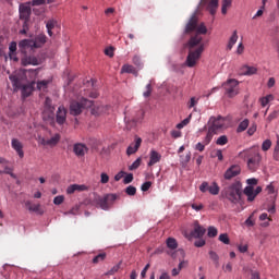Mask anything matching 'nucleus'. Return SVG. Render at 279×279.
<instances>
[{"label":"nucleus","instance_id":"f257e3e1","mask_svg":"<svg viewBox=\"0 0 279 279\" xmlns=\"http://www.w3.org/2000/svg\"><path fill=\"white\" fill-rule=\"evenodd\" d=\"M197 14H193L185 26V34L196 32L187 43L190 51L186 58V65L190 66V69H193V66L197 64V60L202 58V53H204V38L202 37V34L208 33L206 25L201 24L197 26Z\"/></svg>","mask_w":279,"mask_h":279},{"label":"nucleus","instance_id":"f03ea898","mask_svg":"<svg viewBox=\"0 0 279 279\" xmlns=\"http://www.w3.org/2000/svg\"><path fill=\"white\" fill-rule=\"evenodd\" d=\"M9 80L12 83L14 90L22 89L23 99H27V97H29L35 90L36 81H33L26 85H23V83L21 82V76L16 75V74H11L9 76Z\"/></svg>","mask_w":279,"mask_h":279},{"label":"nucleus","instance_id":"7ed1b4c3","mask_svg":"<svg viewBox=\"0 0 279 279\" xmlns=\"http://www.w3.org/2000/svg\"><path fill=\"white\" fill-rule=\"evenodd\" d=\"M93 202L97 208H101V210H110L112 204L117 202V194H106L105 196L95 194Z\"/></svg>","mask_w":279,"mask_h":279},{"label":"nucleus","instance_id":"20e7f679","mask_svg":"<svg viewBox=\"0 0 279 279\" xmlns=\"http://www.w3.org/2000/svg\"><path fill=\"white\" fill-rule=\"evenodd\" d=\"M94 102L86 98H82L80 101L72 100L70 104V114L73 117L80 116L81 112L84 111L86 108H93Z\"/></svg>","mask_w":279,"mask_h":279},{"label":"nucleus","instance_id":"39448f33","mask_svg":"<svg viewBox=\"0 0 279 279\" xmlns=\"http://www.w3.org/2000/svg\"><path fill=\"white\" fill-rule=\"evenodd\" d=\"M241 182H235L231 184L226 191H225V197L229 199V202H232V204H239L241 201Z\"/></svg>","mask_w":279,"mask_h":279},{"label":"nucleus","instance_id":"423d86ee","mask_svg":"<svg viewBox=\"0 0 279 279\" xmlns=\"http://www.w3.org/2000/svg\"><path fill=\"white\" fill-rule=\"evenodd\" d=\"M240 158H248L247 167L250 171H256L258 169V165H260V154L252 153L251 150H244L240 153Z\"/></svg>","mask_w":279,"mask_h":279},{"label":"nucleus","instance_id":"0eeeda50","mask_svg":"<svg viewBox=\"0 0 279 279\" xmlns=\"http://www.w3.org/2000/svg\"><path fill=\"white\" fill-rule=\"evenodd\" d=\"M223 88L228 97H236L239 94V81L230 78L223 84Z\"/></svg>","mask_w":279,"mask_h":279},{"label":"nucleus","instance_id":"6e6552de","mask_svg":"<svg viewBox=\"0 0 279 279\" xmlns=\"http://www.w3.org/2000/svg\"><path fill=\"white\" fill-rule=\"evenodd\" d=\"M53 112H56V107H53L51 98L46 97L43 112L44 121H53Z\"/></svg>","mask_w":279,"mask_h":279},{"label":"nucleus","instance_id":"1a4fd4ad","mask_svg":"<svg viewBox=\"0 0 279 279\" xmlns=\"http://www.w3.org/2000/svg\"><path fill=\"white\" fill-rule=\"evenodd\" d=\"M208 129L213 132L217 133V130L223 129V125H226V118L218 116V117H210L208 121Z\"/></svg>","mask_w":279,"mask_h":279},{"label":"nucleus","instance_id":"9d476101","mask_svg":"<svg viewBox=\"0 0 279 279\" xmlns=\"http://www.w3.org/2000/svg\"><path fill=\"white\" fill-rule=\"evenodd\" d=\"M199 191L201 193H210V195H219V185L217 184V182H213L211 185L208 184V182L204 181L201 185H199Z\"/></svg>","mask_w":279,"mask_h":279},{"label":"nucleus","instance_id":"9b49d317","mask_svg":"<svg viewBox=\"0 0 279 279\" xmlns=\"http://www.w3.org/2000/svg\"><path fill=\"white\" fill-rule=\"evenodd\" d=\"M201 5H207L208 12L211 16H215L217 14V8H219V0H201Z\"/></svg>","mask_w":279,"mask_h":279},{"label":"nucleus","instance_id":"f8f14e48","mask_svg":"<svg viewBox=\"0 0 279 279\" xmlns=\"http://www.w3.org/2000/svg\"><path fill=\"white\" fill-rule=\"evenodd\" d=\"M56 122L58 125H64L66 123V108L60 106L57 110Z\"/></svg>","mask_w":279,"mask_h":279},{"label":"nucleus","instance_id":"ddd939ff","mask_svg":"<svg viewBox=\"0 0 279 279\" xmlns=\"http://www.w3.org/2000/svg\"><path fill=\"white\" fill-rule=\"evenodd\" d=\"M241 173V166L233 165L225 172V180H232V178H236Z\"/></svg>","mask_w":279,"mask_h":279},{"label":"nucleus","instance_id":"4468645a","mask_svg":"<svg viewBox=\"0 0 279 279\" xmlns=\"http://www.w3.org/2000/svg\"><path fill=\"white\" fill-rule=\"evenodd\" d=\"M32 16V7L26 4H20V19L27 23Z\"/></svg>","mask_w":279,"mask_h":279},{"label":"nucleus","instance_id":"2eb2a0df","mask_svg":"<svg viewBox=\"0 0 279 279\" xmlns=\"http://www.w3.org/2000/svg\"><path fill=\"white\" fill-rule=\"evenodd\" d=\"M206 234V229L199 225L198 221L194 222V229L191 231L193 239H202Z\"/></svg>","mask_w":279,"mask_h":279},{"label":"nucleus","instance_id":"dca6fc26","mask_svg":"<svg viewBox=\"0 0 279 279\" xmlns=\"http://www.w3.org/2000/svg\"><path fill=\"white\" fill-rule=\"evenodd\" d=\"M73 151L78 158H84V156H86V154L88 153V147H86L85 144L77 143L74 144Z\"/></svg>","mask_w":279,"mask_h":279},{"label":"nucleus","instance_id":"f3484780","mask_svg":"<svg viewBox=\"0 0 279 279\" xmlns=\"http://www.w3.org/2000/svg\"><path fill=\"white\" fill-rule=\"evenodd\" d=\"M162 160V155L158 153L157 150L151 149L149 153V161H148V167H154V165H158Z\"/></svg>","mask_w":279,"mask_h":279},{"label":"nucleus","instance_id":"a211bd4d","mask_svg":"<svg viewBox=\"0 0 279 279\" xmlns=\"http://www.w3.org/2000/svg\"><path fill=\"white\" fill-rule=\"evenodd\" d=\"M143 143V140L141 137H135V143H132L128 149L126 154L129 156H132L133 154H136L138 149L141 148V144Z\"/></svg>","mask_w":279,"mask_h":279},{"label":"nucleus","instance_id":"6ab92c4d","mask_svg":"<svg viewBox=\"0 0 279 279\" xmlns=\"http://www.w3.org/2000/svg\"><path fill=\"white\" fill-rule=\"evenodd\" d=\"M11 147L16 151L20 158H24L25 153L23 151V143H21V141L13 138L11 141Z\"/></svg>","mask_w":279,"mask_h":279},{"label":"nucleus","instance_id":"aec40b11","mask_svg":"<svg viewBox=\"0 0 279 279\" xmlns=\"http://www.w3.org/2000/svg\"><path fill=\"white\" fill-rule=\"evenodd\" d=\"M76 191L78 193H82L83 191H88V186H86L85 184H72L66 189L68 195H73V193H75Z\"/></svg>","mask_w":279,"mask_h":279},{"label":"nucleus","instance_id":"412c9836","mask_svg":"<svg viewBox=\"0 0 279 279\" xmlns=\"http://www.w3.org/2000/svg\"><path fill=\"white\" fill-rule=\"evenodd\" d=\"M34 43V49H40L47 43V35L45 34H39L33 39Z\"/></svg>","mask_w":279,"mask_h":279},{"label":"nucleus","instance_id":"4be33fe9","mask_svg":"<svg viewBox=\"0 0 279 279\" xmlns=\"http://www.w3.org/2000/svg\"><path fill=\"white\" fill-rule=\"evenodd\" d=\"M26 208L31 211V213H37V215H44L45 211L40 209V204H32L31 201H27L25 203Z\"/></svg>","mask_w":279,"mask_h":279},{"label":"nucleus","instance_id":"5701e85b","mask_svg":"<svg viewBox=\"0 0 279 279\" xmlns=\"http://www.w3.org/2000/svg\"><path fill=\"white\" fill-rule=\"evenodd\" d=\"M34 39H23L19 43V48L24 51L25 49H34Z\"/></svg>","mask_w":279,"mask_h":279},{"label":"nucleus","instance_id":"b1692460","mask_svg":"<svg viewBox=\"0 0 279 279\" xmlns=\"http://www.w3.org/2000/svg\"><path fill=\"white\" fill-rule=\"evenodd\" d=\"M244 195L247 197V202H254L256 199V194L254 192V186L248 185L244 189Z\"/></svg>","mask_w":279,"mask_h":279},{"label":"nucleus","instance_id":"393cba45","mask_svg":"<svg viewBox=\"0 0 279 279\" xmlns=\"http://www.w3.org/2000/svg\"><path fill=\"white\" fill-rule=\"evenodd\" d=\"M257 71L255 66L244 65L241 69V75H256Z\"/></svg>","mask_w":279,"mask_h":279},{"label":"nucleus","instance_id":"a878e982","mask_svg":"<svg viewBox=\"0 0 279 279\" xmlns=\"http://www.w3.org/2000/svg\"><path fill=\"white\" fill-rule=\"evenodd\" d=\"M236 40H239V35H238L236 31H234L229 39L228 45H227L228 51H232V47H234V45H236Z\"/></svg>","mask_w":279,"mask_h":279},{"label":"nucleus","instance_id":"bb28decb","mask_svg":"<svg viewBox=\"0 0 279 279\" xmlns=\"http://www.w3.org/2000/svg\"><path fill=\"white\" fill-rule=\"evenodd\" d=\"M166 245H167L168 250L173 252L178 247V240H175L174 238H168L166 240Z\"/></svg>","mask_w":279,"mask_h":279},{"label":"nucleus","instance_id":"cd10ccee","mask_svg":"<svg viewBox=\"0 0 279 279\" xmlns=\"http://www.w3.org/2000/svg\"><path fill=\"white\" fill-rule=\"evenodd\" d=\"M49 84H51V80H43L37 82V90H47L49 88Z\"/></svg>","mask_w":279,"mask_h":279},{"label":"nucleus","instance_id":"c85d7f7f","mask_svg":"<svg viewBox=\"0 0 279 279\" xmlns=\"http://www.w3.org/2000/svg\"><path fill=\"white\" fill-rule=\"evenodd\" d=\"M57 26H58V22L54 21V20H49V21L46 23L48 36H53L52 29H54V27H57Z\"/></svg>","mask_w":279,"mask_h":279},{"label":"nucleus","instance_id":"c756f323","mask_svg":"<svg viewBox=\"0 0 279 279\" xmlns=\"http://www.w3.org/2000/svg\"><path fill=\"white\" fill-rule=\"evenodd\" d=\"M24 66H27V64H33V66H38V59L36 57H27L22 60Z\"/></svg>","mask_w":279,"mask_h":279},{"label":"nucleus","instance_id":"7c9ffc66","mask_svg":"<svg viewBox=\"0 0 279 279\" xmlns=\"http://www.w3.org/2000/svg\"><path fill=\"white\" fill-rule=\"evenodd\" d=\"M247 128H250V120L248 119H244L242 122H240V124L238 125L236 132L241 133V132H245V130H247Z\"/></svg>","mask_w":279,"mask_h":279},{"label":"nucleus","instance_id":"2f4dec72","mask_svg":"<svg viewBox=\"0 0 279 279\" xmlns=\"http://www.w3.org/2000/svg\"><path fill=\"white\" fill-rule=\"evenodd\" d=\"M215 134L217 133L213 131V129H208L207 135L203 141L204 145H210V142L213 141V136H215Z\"/></svg>","mask_w":279,"mask_h":279},{"label":"nucleus","instance_id":"473e14b6","mask_svg":"<svg viewBox=\"0 0 279 279\" xmlns=\"http://www.w3.org/2000/svg\"><path fill=\"white\" fill-rule=\"evenodd\" d=\"M191 119H193V114L191 113L187 118L177 124L178 130H182V128H186L191 123Z\"/></svg>","mask_w":279,"mask_h":279},{"label":"nucleus","instance_id":"72a5a7b5","mask_svg":"<svg viewBox=\"0 0 279 279\" xmlns=\"http://www.w3.org/2000/svg\"><path fill=\"white\" fill-rule=\"evenodd\" d=\"M272 158L276 162H279V136H277V142L274 148Z\"/></svg>","mask_w":279,"mask_h":279},{"label":"nucleus","instance_id":"f704fd0d","mask_svg":"<svg viewBox=\"0 0 279 279\" xmlns=\"http://www.w3.org/2000/svg\"><path fill=\"white\" fill-rule=\"evenodd\" d=\"M269 101H274V95L269 94L266 97H263L259 99L260 106L265 108Z\"/></svg>","mask_w":279,"mask_h":279},{"label":"nucleus","instance_id":"c9c22d12","mask_svg":"<svg viewBox=\"0 0 279 279\" xmlns=\"http://www.w3.org/2000/svg\"><path fill=\"white\" fill-rule=\"evenodd\" d=\"M104 260H106V253H100V254L96 255V256L93 258L94 265H97V264H99V263H104Z\"/></svg>","mask_w":279,"mask_h":279},{"label":"nucleus","instance_id":"e433bc0d","mask_svg":"<svg viewBox=\"0 0 279 279\" xmlns=\"http://www.w3.org/2000/svg\"><path fill=\"white\" fill-rule=\"evenodd\" d=\"M121 73H136V69L133 65L124 64L121 69Z\"/></svg>","mask_w":279,"mask_h":279},{"label":"nucleus","instance_id":"4c0bfd02","mask_svg":"<svg viewBox=\"0 0 279 279\" xmlns=\"http://www.w3.org/2000/svg\"><path fill=\"white\" fill-rule=\"evenodd\" d=\"M209 257L214 262L215 267H219V255L216 252L210 251L209 252Z\"/></svg>","mask_w":279,"mask_h":279},{"label":"nucleus","instance_id":"58836bf2","mask_svg":"<svg viewBox=\"0 0 279 279\" xmlns=\"http://www.w3.org/2000/svg\"><path fill=\"white\" fill-rule=\"evenodd\" d=\"M230 5H232V0H222V14H228V8H230Z\"/></svg>","mask_w":279,"mask_h":279},{"label":"nucleus","instance_id":"ea45409f","mask_svg":"<svg viewBox=\"0 0 279 279\" xmlns=\"http://www.w3.org/2000/svg\"><path fill=\"white\" fill-rule=\"evenodd\" d=\"M144 117H145V111H143V109H141L137 112V117L133 119V125L141 123V121H143Z\"/></svg>","mask_w":279,"mask_h":279},{"label":"nucleus","instance_id":"a19ab883","mask_svg":"<svg viewBox=\"0 0 279 279\" xmlns=\"http://www.w3.org/2000/svg\"><path fill=\"white\" fill-rule=\"evenodd\" d=\"M143 161V159L140 157L137 158L130 167H129V171H136V169H138V167H141V162Z\"/></svg>","mask_w":279,"mask_h":279},{"label":"nucleus","instance_id":"79ce46f5","mask_svg":"<svg viewBox=\"0 0 279 279\" xmlns=\"http://www.w3.org/2000/svg\"><path fill=\"white\" fill-rule=\"evenodd\" d=\"M271 140H265L262 144V151H269L271 149Z\"/></svg>","mask_w":279,"mask_h":279},{"label":"nucleus","instance_id":"37998d69","mask_svg":"<svg viewBox=\"0 0 279 279\" xmlns=\"http://www.w3.org/2000/svg\"><path fill=\"white\" fill-rule=\"evenodd\" d=\"M218 239L221 243H225V245H230V238L228 236V233H221Z\"/></svg>","mask_w":279,"mask_h":279},{"label":"nucleus","instance_id":"c03bdc74","mask_svg":"<svg viewBox=\"0 0 279 279\" xmlns=\"http://www.w3.org/2000/svg\"><path fill=\"white\" fill-rule=\"evenodd\" d=\"M57 143H60V134H56L50 140H48V145L56 146Z\"/></svg>","mask_w":279,"mask_h":279},{"label":"nucleus","instance_id":"a18cd8bd","mask_svg":"<svg viewBox=\"0 0 279 279\" xmlns=\"http://www.w3.org/2000/svg\"><path fill=\"white\" fill-rule=\"evenodd\" d=\"M217 234H218L217 228H215V227L208 228L207 236H209V239H215V236H217Z\"/></svg>","mask_w":279,"mask_h":279},{"label":"nucleus","instance_id":"49530a36","mask_svg":"<svg viewBox=\"0 0 279 279\" xmlns=\"http://www.w3.org/2000/svg\"><path fill=\"white\" fill-rule=\"evenodd\" d=\"M199 104V98H196V97H192L190 99V101L187 102V108L191 109V108H195V106Z\"/></svg>","mask_w":279,"mask_h":279},{"label":"nucleus","instance_id":"de8ad7c7","mask_svg":"<svg viewBox=\"0 0 279 279\" xmlns=\"http://www.w3.org/2000/svg\"><path fill=\"white\" fill-rule=\"evenodd\" d=\"M119 269H121V262L119 264H117L116 266H113L108 272L107 276H114V274H117V271H119Z\"/></svg>","mask_w":279,"mask_h":279},{"label":"nucleus","instance_id":"09e8293b","mask_svg":"<svg viewBox=\"0 0 279 279\" xmlns=\"http://www.w3.org/2000/svg\"><path fill=\"white\" fill-rule=\"evenodd\" d=\"M216 144L221 145V146L228 145V136L222 135V136L218 137V140L216 141Z\"/></svg>","mask_w":279,"mask_h":279},{"label":"nucleus","instance_id":"8fccbe9b","mask_svg":"<svg viewBox=\"0 0 279 279\" xmlns=\"http://www.w3.org/2000/svg\"><path fill=\"white\" fill-rule=\"evenodd\" d=\"M110 182V177L108 175V173L102 172L100 174V183L101 184H108Z\"/></svg>","mask_w":279,"mask_h":279},{"label":"nucleus","instance_id":"3c124183","mask_svg":"<svg viewBox=\"0 0 279 279\" xmlns=\"http://www.w3.org/2000/svg\"><path fill=\"white\" fill-rule=\"evenodd\" d=\"M125 193H126V195L134 196V195H136V187H134V185H129L125 189Z\"/></svg>","mask_w":279,"mask_h":279},{"label":"nucleus","instance_id":"603ef678","mask_svg":"<svg viewBox=\"0 0 279 279\" xmlns=\"http://www.w3.org/2000/svg\"><path fill=\"white\" fill-rule=\"evenodd\" d=\"M64 203V195H59L53 198V204L56 206H60V204Z\"/></svg>","mask_w":279,"mask_h":279},{"label":"nucleus","instance_id":"864d4df0","mask_svg":"<svg viewBox=\"0 0 279 279\" xmlns=\"http://www.w3.org/2000/svg\"><path fill=\"white\" fill-rule=\"evenodd\" d=\"M142 191L145 193L147 192L149 189H151V181H146L142 184L141 186Z\"/></svg>","mask_w":279,"mask_h":279},{"label":"nucleus","instance_id":"5fc2aeb1","mask_svg":"<svg viewBox=\"0 0 279 279\" xmlns=\"http://www.w3.org/2000/svg\"><path fill=\"white\" fill-rule=\"evenodd\" d=\"M256 130H257V126H256L255 123H253V124L248 128V130H247L248 136H254V134L256 133Z\"/></svg>","mask_w":279,"mask_h":279},{"label":"nucleus","instance_id":"6e6d98bb","mask_svg":"<svg viewBox=\"0 0 279 279\" xmlns=\"http://www.w3.org/2000/svg\"><path fill=\"white\" fill-rule=\"evenodd\" d=\"M133 181H134V174L129 173V174L124 178L123 183H124V184H130V183H132Z\"/></svg>","mask_w":279,"mask_h":279},{"label":"nucleus","instance_id":"4d7b16f0","mask_svg":"<svg viewBox=\"0 0 279 279\" xmlns=\"http://www.w3.org/2000/svg\"><path fill=\"white\" fill-rule=\"evenodd\" d=\"M105 56H108L109 58H114V49L112 47L105 49Z\"/></svg>","mask_w":279,"mask_h":279},{"label":"nucleus","instance_id":"13d9d810","mask_svg":"<svg viewBox=\"0 0 279 279\" xmlns=\"http://www.w3.org/2000/svg\"><path fill=\"white\" fill-rule=\"evenodd\" d=\"M144 97H149L151 95V83L146 85V90L143 93Z\"/></svg>","mask_w":279,"mask_h":279},{"label":"nucleus","instance_id":"bf43d9fd","mask_svg":"<svg viewBox=\"0 0 279 279\" xmlns=\"http://www.w3.org/2000/svg\"><path fill=\"white\" fill-rule=\"evenodd\" d=\"M195 247H204L206 245V241L203 239H199L194 242Z\"/></svg>","mask_w":279,"mask_h":279},{"label":"nucleus","instance_id":"052dcab7","mask_svg":"<svg viewBox=\"0 0 279 279\" xmlns=\"http://www.w3.org/2000/svg\"><path fill=\"white\" fill-rule=\"evenodd\" d=\"M9 53H16V41H12L9 46Z\"/></svg>","mask_w":279,"mask_h":279},{"label":"nucleus","instance_id":"680f3d73","mask_svg":"<svg viewBox=\"0 0 279 279\" xmlns=\"http://www.w3.org/2000/svg\"><path fill=\"white\" fill-rule=\"evenodd\" d=\"M196 151H204V149H206V144L204 143H197L195 146Z\"/></svg>","mask_w":279,"mask_h":279},{"label":"nucleus","instance_id":"e2e57ef3","mask_svg":"<svg viewBox=\"0 0 279 279\" xmlns=\"http://www.w3.org/2000/svg\"><path fill=\"white\" fill-rule=\"evenodd\" d=\"M245 51V46H243V43H240L238 48H236V53L238 56H241Z\"/></svg>","mask_w":279,"mask_h":279},{"label":"nucleus","instance_id":"0e129e2a","mask_svg":"<svg viewBox=\"0 0 279 279\" xmlns=\"http://www.w3.org/2000/svg\"><path fill=\"white\" fill-rule=\"evenodd\" d=\"M214 156L220 161L223 160V153L221 151V149L216 150Z\"/></svg>","mask_w":279,"mask_h":279},{"label":"nucleus","instance_id":"69168bd1","mask_svg":"<svg viewBox=\"0 0 279 279\" xmlns=\"http://www.w3.org/2000/svg\"><path fill=\"white\" fill-rule=\"evenodd\" d=\"M171 136L172 138H180L182 136V132L174 130L171 132Z\"/></svg>","mask_w":279,"mask_h":279},{"label":"nucleus","instance_id":"338daca9","mask_svg":"<svg viewBox=\"0 0 279 279\" xmlns=\"http://www.w3.org/2000/svg\"><path fill=\"white\" fill-rule=\"evenodd\" d=\"M246 183L248 184V186H256V184H258V180L256 179H247Z\"/></svg>","mask_w":279,"mask_h":279},{"label":"nucleus","instance_id":"774afa93","mask_svg":"<svg viewBox=\"0 0 279 279\" xmlns=\"http://www.w3.org/2000/svg\"><path fill=\"white\" fill-rule=\"evenodd\" d=\"M278 118V111H272L269 116H268V121H274V119Z\"/></svg>","mask_w":279,"mask_h":279}]
</instances>
